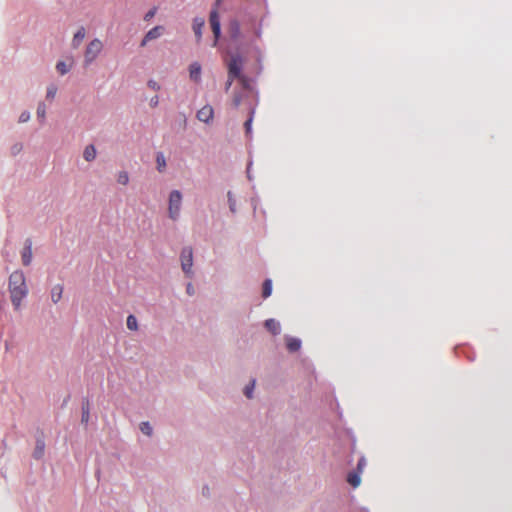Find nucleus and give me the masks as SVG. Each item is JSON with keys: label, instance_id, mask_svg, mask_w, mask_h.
Instances as JSON below:
<instances>
[{"label": "nucleus", "instance_id": "8", "mask_svg": "<svg viewBox=\"0 0 512 512\" xmlns=\"http://www.w3.org/2000/svg\"><path fill=\"white\" fill-rule=\"evenodd\" d=\"M22 264L24 266H29L32 262V241L31 239H26L24 243L23 250L21 252Z\"/></svg>", "mask_w": 512, "mask_h": 512}, {"label": "nucleus", "instance_id": "3", "mask_svg": "<svg viewBox=\"0 0 512 512\" xmlns=\"http://www.w3.org/2000/svg\"><path fill=\"white\" fill-rule=\"evenodd\" d=\"M221 3V0H215V6L210 12L209 16V22L212 29V32L214 34V43L213 46L217 45V42L220 38L221 34V25H220V19L218 14V7Z\"/></svg>", "mask_w": 512, "mask_h": 512}, {"label": "nucleus", "instance_id": "13", "mask_svg": "<svg viewBox=\"0 0 512 512\" xmlns=\"http://www.w3.org/2000/svg\"><path fill=\"white\" fill-rule=\"evenodd\" d=\"M85 35H86V31H85V28L84 27H80L77 32L74 34L73 36V39H72V47L73 48H78L83 39L85 38Z\"/></svg>", "mask_w": 512, "mask_h": 512}, {"label": "nucleus", "instance_id": "28", "mask_svg": "<svg viewBox=\"0 0 512 512\" xmlns=\"http://www.w3.org/2000/svg\"><path fill=\"white\" fill-rule=\"evenodd\" d=\"M140 429L144 434H146L148 436H150L152 434V427L150 426V424L148 422H142L140 424Z\"/></svg>", "mask_w": 512, "mask_h": 512}, {"label": "nucleus", "instance_id": "17", "mask_svg": "<svg viewBox=\"0 0 512 512\" xmlns=\"http://www.w3.org/2000/svg\"><path fill=\"white\" fill-rule=\"evenodd\" d=\"M83 157L86 161L91 162L96 157V148L94 145H88L85 147Z\"/></svg>", "mask_w": 512, "mask_h": 512}, {"label": "nucleus", "instance_id": "38", "mask_svg": "<svg viewBox=\"0 0 512 512\" xmlns=\"http://www.w3.org/2000/svg\"><path fill=\"white\" fill-rule=\"evenodd\" d=\"M235 79H231L230 76L228 75V79H227V82H226V85H225V90L228 91L233 83Z\"/></svg>", "mask_w": 512, "mask_h": 512}, {"label": "nucleus", "instance_id": "15", "mask_svg": "<svg viewBox=\"0 0 512 512\" xmlns=\"http://www.w3.org/2000/svg\"><path fill=\"white\" fill-rule=\"evenodd\" d=\"M63 286L61 284L55 285L51 289V300L53 303H58L62 298Z\"/></svg>", "mask_w": 512, "mask_h": 512}, {"label": "nucleus", "instance_id": "27", "mask_svg": "<svg viewBox=\"0 0 512 512\" xmlns=\"http://www.w3.org/2000/svg\"><path fill=\"white\" fill-rule=\"evenodd\" d=\"M254 386H255V380H252V382L245 387L244 394L247 398H252Z\"/></svg>", "mask_w": 512, "mask_h": 512}, {"label": "nucleus", "instance_id": "36", "mask_svg": "<svg viewBox=\"0 0 512 512\" xmlns=\"http://www.w3.org/2000/svg\"><path fill=\"white\" fill-rule=\"evenodd\" d=\"M155 14H156V8H153V9L149 10V11L146 13V15H145L144 19H145V20H150L152 17H154V16H155Z\"/></svg>", "mask_w": 512, "mask_h": 512}, {"label": "nucleus", "instance_id": "30", "mask_svg": "<svg viewBox=\"0 0 512 512\" xmlns=\"http://www.w3.org/2000/svg\"><path fill=\"white\" fill-rule=\"evenodd\" d=\"M228 203H229V207H230V210L232 212H235L236 210V201L235 199L233 198V195L231 192H228Z\"/></svg>", "mask_w": 512, "mask_h": 512}, {"label": "nucleus", "instance_id": "18", "mask_svg": "<svg viewBox=\"0 0 512 512\" xmlns=\"http://www.w3.org/2000/svg\"><path fill=\"white\" fill-rule=\"evenodd\" d=\"M286 346L290 352H296L301 347V341L297 338L290 337V338H287Z\"/></svg>", "mask_w": 512, "mask_h": 512}, {"label": "nucleus", "instance_id": "14", "mask_svg": "<svg viewBox=\"0 0 512 512\" xmlns=\"http://www.w3.org/2000/svg\"><path fill=\"white\" fill-rule=\"evenodd\" d=\"M266 329L271 332L273 335H277L280 333V324L278 321L274 319H268L265 321Z\"/></svg>", "mask_w": 512, "mask_h": 512}, {"label": "nucleus", "instance_id": "5", "mask_svg": "<svg viewBox=\"0 0 512 512\" xmlns=\"http://www.w3.org/2000/svg\"><path fill=\"white\" fill-rule=\"evenodd\" d=\"M181 203H182V195H181L180 191L173 190L169 196V207H168L169 217L172 220L178 219L179 214H180V209H181Z\"/></svg>", "mask_w": 512, "mask_h": 512}, {"label": "nucleus", "instance_id": "35", "mask_svg": "<svg viewBox=\"0 0 512 512\" xmlns=\"http://www.w3.org/2000/svg\"><path fill=\"white\" fill-rule=\"evenodd\" d=\"M30 118L29 112H23L19 117V122L24 123L27 122Z\"/></svg>", "mask_w": 512, "mask_h": 512}, {"label": "nucleus", "instance_id": "9", "mask_svg": "<svg viewBox=\"0 0 512 512\" xmlns=\"http://www.w3.org/2000/svg\"><path fill=\"white\" fill-rule=\"evenodd\" d=\"M162 32H163V27L162 26H155L154 28L150 29L146 33L144 39L142 40L141 46L142 47L145 46L148 41L157 39L158 37L161 36Z\"/></svg>", "mask_w": 512, "mask_h": 512}, {"label": "nucleus", "instance_id": "16", "mask_svg": "<svg viewBox=\"0 0 512 512\" xmlns=\"http://www.w3.org/2000/svg\"><path fill=\"white\" fill-rule=\"evenodd\" d=\"M361 473L352 471L347 476V482L354 488L358 487L361 483Z\"/></svg>", "mask_w": 512, "mask_h": 512}, {"label": "nucleus", "instance_id": "32", "mask_svg": "<svg viewBox=\"0 0 512 512\" xmlns=\"http://www.w3.org/2000/svg\"><path fill=\"white\" fill-rule=\"evenodd\" d=\"M242 96L241 94H235L232 99V105L234 108H238L241 104Z\"/></svg>", "mask_w": 512, "mask_h": 512}, {"label": "nucleus", "instance_id": "19", "mask_svg": "<svg viewBox=\"0 0 512 512\" xmlns=\"http://www.w3.org/2000/svg\"><path fill=\"white\" fill-rule=\"evenodd\" d=\"M45 443L42 440H37L36 447L33 453L35 459H40L44 455Z\"/></svg>", "mask_w": 512, "mask_h": 512}, {"label": "nucleus", "instance_id": "1", "mask_svg": "<svg viewBox=\"0 0 512 512\" xmlns=\"http://www.w3.org/2000/svg\"><path fill=\"white\" fill-rule=\"evenodd\" d=\"M9 292L11 302L16 310H18L21 306L22 300L28 294V288L26 285V280L24 273L20 270H16L11 273L9 277Z\"/></svg>", "mask_w": 512, "mask_h": 512}, {"label": "nucleus", "instance_id": "29", "mask_svg": "<svg viewBox=\"0 0 512 512\" xmlns=\"http://www.w3.org/2000/svg\"><path fill=\"white\" fill-rule=\"evenodd\" d=\"M57 93V87L55 85H51L47 88V94H46V97L47 99H54L55 95Z\"/></svg>", "mask_w": 512, "mask_h": 512}, {"label": "nucleus", "instance_id": "21", "mask_svg": "<svg viewBox=\"0 0 512 512\" xmlns=\"http://www.w3.org/2000/svg\"><path fill=\"white\" fill-rule=\"evenodd\" d=\"M271 293H272V282L270 279H267L263 283L262 296H263V298H267L271 295Z\"/></svg>", "mask_w": 512, "mask_h": 512}, {"label": "nucleus", "instance_id": "22", "mask_svg": "<svg viewBox=\"0 0 512 512\" xmlns=\"http://www.w3.org/2000/svg\"><path fill=\"white\" fill-rule=\"evenodd\" d=\"M127 328L130 330H137L138 329V322L134 315H129L127 317Z\"/></svg>", "mask_w": 512, "mask_h": 512}, {"label": "nucleus", "instance_id": "25", "mask_svg": "<svg viewBox=\"0 0 512 512\" xmlns=\"http://www.w3.org/2000/svg\"><path fill=\"white\" fill-rule=\"evenodd\" d=\"M56 69L57 71L61 74V75H65L69 69H70V66H68L65 62L63 61H59L56 65Z\"/></svg>", "mask_w": 512, "mask_h": 512}, {"label": "nucleus", "instance_id": "20", "mask_svg": "<svg viewBox=\"0 0 512 512\" xmlns=\"http://www.w3.org/2000/svg\"><path fill=\"white\" fill-rule=\"evenodd\" d=\"M156 163L158 171L162 172L166 168L165 156L162 152H158L156 155Z\"/></svg>", "mask_w": 512, "mask_h": 512}, {"label": "nucleus", "instance_id": "7", "mask_svg": "<svg viewBox=\"0 0 512 512\" xmlns=\"http://www.w3.org/2000/svg\"><path fill=\"white\" fill-rule=\"evenodd\" d=\"M197 119L204 123H209L214 117L213 107L210 105H205L197 112Z\"/></svg>", "mask_w": 512, "mask_h": 512}, {"label": "nucleus", "instance_id": "39", "mask_svg": "<svg viewBox=\"0 0 512 512\" xmlns=\"http://www.w3.org/2000/svg\"><path fill=\"white\" fill-rule=\"evenodd\" d=\"M186 289H187V293H188L189 295H193V294H194V288H193V285H192L191 283H188V285H187V288H186Z\"/></svg>", "mask_w": 512, "mask_h": 512}, {"label": "nucleus", "instance_id": "37", "mask_svg": "<svg viewBox=\"0 0 512 512\" xmlns=\"http://www.w3.org/2000/svg\"><path fill=\"white\" fill-rule=\"evenodd\" d=\"M159 103V98L158 96H154L150 99V106L151 107H156Z\"/></svg>", "mask_w": 512, "mask_h": 512}, {"label": "nucleus", "instance_id": "10", "mask_svg": "<svg viewBox=\"0 0 512 512\" xmlns=\"http://www.w3.org/2000/svg\"><path fill=\"white\" fill-rule=\"evenodd\" d=\"M204 25H205L204 18L196 17L193 20V31L196 36L197 42H199L202 38V29H203Z\"/></svg>", "mask_w": 512, "mask_h": 512}, {"label": "nucleus", "instance_id": "4", "mask_svg": "<svg viewBox=\"0 0 512 512\" xmlns=\"http://www.w3.org/2000/svg\"><path fill=\"white\" fill-rule=\"evenodd\" d=\"M227 66L228 75L231 79H239L242 82L245 81V77L242 75L243 59L241 56H232Z\"/></svg>", "mask_w": 512, "mask_h": 512}, {"label": "nucleus", "instance_id": "33", "mask_svg": "<svg viewBox=\"0 0 512 512\" xmlns=\"http://www.w3.org/2000/svg\"><path fill=\"white\" fill-rule=\"evenodd\" d=\"M253 113H254V111H251L250 117L248 118V120L244 124L245 130H246L247 134H249L251 132V124H252V120H253Z\"/></svg>", "mask_w": 512, "mask_h": 512}, {"label": "nucleus", "instance_id": "12", "mask_svg": "<svg viewBox=\"0 0 512 512\" xmlns=\"http://www.w3.org/2000/svg\"><path fill=\"white\" fill-rule=\"evenodd\" d=\"M189 75H190V78L195 81V82H199L200 81V76H201V65L198 63V62H194L190 65L189 67Z\"/></svg>", "mask_w": 512, "mask_h": 512}, {"label": "nucleus", "instance_id": "24", "mask_svg": "<svg viewBox=\"0 0 512 512\" xmlns=\"http://www.w3.org/2000/svg\"><path fill=\"white\" fill-rule=\"evenodd\" d=\"M89 418H90V410H89V404L88 402L83 405L82 407V417H81V421L85 424L88 423L89 421Z\"/></svg>", "mask_w": 512, "mask_h": 512}, {"label": "nucleus", "instance_id": "6", "mask_svg": "<svg viewBox=\"0 0 512 512\" xmlns=\"http://www.w3.org/2000/svg\"><path fill=\"white\" fill-rule=\"evenodd\" d=\"M181 266L187 276L192 275L193 251L191 247H185L181 252Z\"/></svg>", "mask_w": 512, "mask_h": 512}, {"label": "nucleus", "instance_id": "2", "mask_svg": "<svg viewBox=\"0 0 512 512\" xmlns=\"http://www.w3.org/2000/svg\"><path fill=\"white\" fill-rule=\"evenodd\" d=\"M103 49V43L100 39L95 38L89 42L84 53V64L89 66L101 53Z\"/></svg>", "mask_w": 512, "mask_h": 512}, {"label": "nucleus", "instance_id": "34", "mask_svg": "<svg viewBox=\"0 0 512 512\" xmlns=\"http://www.w3.org/2000/svg\"><path fill=\"white\" fill-rule=\"evenodd\" d=\"M148 87L155 91L160 90V85L154 80L148 81Z\"/></svg>", "mask_w": 512, "mask_h": 512}, {"label": "nucleus", "instance_id": "26", "mask_svg": "<svg viewBox=\"0 0 512 512\" xmlns=\"http://www.w3.org/2000/svg\"><path fill=\"white\" fill-rule=\"evenodd\" d=\"M37 116L41 121H44L46 116V106L44 103H40L37 108Z\"/></svg>", "mask_w": 512, "mask_h": 512}, {"label": "nucleus", "instance_id": "11", "mask_svg": "<svg viewBox=\"0 0 512 512\" xmlns=\"http://www.w3.org/2000/svg\"><path fill=\"white\" fill-rule=\"evenodd\" d=\"M228 32L233 40H237L240 37L241 30L240 24L237 20H232L229 23Z\"/></svg>", "mask_w": 512, "mask_h": 512}, {"label": "nucleus", "instance_id": "23", "mask_svg": "<svg viewBox=\"0 0 512 512\" xmlns=\"http://www.w3.org/2000/svg\"><path fill=\"white\" fill-rule=\"evenodd\" d=\"M117 182L121 185H127L129 182V175L125 171H121L117 175Z\"/></svg>", "mask_w": 512, "mask_h": 512}, {"label": "nucleus", "instance_id": "31", "mask_svg": "<svg viewBox=\"0 0 512 512\" xmlns=\"http://www.w3.org/2000/svg\"><path fill=\"white\" fill-rule=\"evenodd\" d=\"M366 466V459L364 457H361L358 461V464H357V469L355 471L359 472L362 474L364 468Z\"/></svg>", "mask_w": 512, "mask_h": 512}]
</instances>
